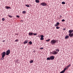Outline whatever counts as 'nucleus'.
Returning <instances> with one entry per match:
<instances>
[{
	"mask_svg": "<svg viewBox=\"0 0 73 73\" xmlns=\"http://www.w3.org/2000/svg\"><path fill=\"white\" fill-rule=\"evenodd\" d=\"M29 44H30V45H32V42L31 41H30V42H29Z\"/></svg>",
	"mask_w": 73,
	"mask_h": 73,
	"instance_id": "4468645a",
	"label": "nucleus"
},
{
	"mask_svg": "<svg viewBox=\"0 0 73 73\" xmlns=\"http://www.w3.org/2000/svg\"><path fill=\"white\" fill-rule=\"evenodd\" d=\"M62 4H65V2H62Z\"/></svg>",
	"mask_w": 73,
	"mask_h": 73,
	"instance_id": "aec40b11",
	"label": "nucleus"
},
{
	"mask_svg": "<svg viewBox=\"0 0 73 73\" xmlns=\"http://www.w3.org/2000/svg\"><path fill=\"white\" fill-rule=\"evenodd\" d=\"M28 43V40H25V41L23 42V44H27Z\"/></svg>",
	"mask_w": 73,
	"mask_h": 73,
	"instance_id": "9b49d317",
	"label": "nucleus"
},
{
	"mask_svg": "<svg viewBox=\"0 0 73 73\" xmlns=\"http://www.w3.org/2000/svg\"><path fill=\"white\" fill-rule=\"evenodd\" d=\"M50 41V39H48V40H46V41Z\"/></svg>",
	"mask_w": 73,
	"mask_h": 73,
	"instance_id": "c85d7f7f",
	"label": "nucleus"
},
{
	"mask_svg": "<svg viewBox=\"0 0 73 73\" xmlns=\"http://www.w3.org/2000/svg\"><path fill=\"white\" fill-rule=\"evenodd\" d=\"M46 59L47 60H50V58L48 57Z\"/></svg>",
	"mask_w": 73,
	"mask_h": 73,
	"instance_id": "f3484780",
	"label": "nucleus"
},
{
	"mask_svg": "<svg viewBox=\"0 0 73 73\" xmlns=\"http://www.w3.org/2000/svg\"><path fill=\"white\" fill-rule=\"evenodd\" d=\"M40 39L41 40H44V38L41 37Z\"/></svg>",
	"mask_w": 73,
	"mask_h": 73,
	"instance_id": "412c9836",
	"label": "nucleus"
},
{
	"mask_svg": "<svg viewBox=\"0 0 73 73\" xmlns=\"http://www.w3.org/2000/svg\"><path fill=\"white\" fill-rule=\"evenodd\" d=\"M70 66H71V65H70V64L69 65L67 66V68H69V67Z\"/></svg>",
	"mask_w": 73,
	"mask_h": 73,
	"instance_id": "6ab92c4d",
	"label": "nucleus"
},
{
	"mask_svg": "<svg viewBox=\"0 0 73 73\" xmlns=\"http://www.w3.org/2000/svg\"><path fill=\"white\" fill-rule=\"evenodd\" d=\"M29 36H32V35H33V33L29 32Z\"/></svg>",
	"mask_w": 73,
	"mask_h": 73,
	"instance_id": "1a4fd4ad",
	"label": "nucleus"
},
{
	"mask_svg": "<svg viewBox=\"0 0 73 73\" xmlns=\"http://www.w3.org/2000/svg\"><path fill=\"white\" fill-rule=\"evenodd\" d=\"M33 35H34V36H36V35H37V33H33Z\"/></svg>",
	"mask_w": 73,
	"mask_h": 73,
	"instance_id": "b1692460",
	"label": "nucleus"
},
{
	"mask_svg": "<svg viewBox=\"0 0 73 73\" xmlns=\"http://www.w3.org/2000/svg\"><path fill=\"white\" fill-rule=\"evenodd\" d=\"M30 63H33V60H31L30 61Z\"/></svg>",
	"mask_w": 73,
	"mask_h": 73,
	"instance_id": "2eb2a0df",
	"label": "nucleus"
},
{
	"mask_svg": "<svg viewBox=\"0 0 73 73\" xmlns=\"http://www.w3.org/2000/svg\"><path fill=\"white\" fill-rule=\"evenodd\" d=\"M35 2L37 3H40V1L38 0H36Z\"/></svg>",
	"mask_w": 73,
	"mask_h": 73,
	"instance_id": "f8f14e48",
	"label": "nucleus"
},
{
	"mask_svg": "<svg viewBox=\"0 0 73 73\" xmlns=\"http://www.w3.org/2000/svg\"><path fill=\"white\" fill-rule=\"evenodd\" d=\"M65 19H62V22H63V21H65Z\"/></svg>",
	"mask_w": 73,
	"mask_h": 73,
	"instance_id": "72a5a7b5",
	"label": "nucleus"
},
{
	"mask_svg": "<svg viewBox=\"0 0 73 73\" xmlns=\"http://www.w3.org/2000/svg\"><path fill=\"white\" fill-rule=\"evenodd\" d=\"M5 8L8 9H11V8L9 6H6Z\"/></svg>",
	"mask_w": 73,
	"mask_h": 73,
	"instance_id": "6e6552de",
	"label": "nucleus"
},
{
	"mask_svg": "<svg viewBox=\"0 0 73 73\" xmlns=\"http://www.w3.org/2000/svg\"><path fill=\"white\" fill-rule=\"evenodd\" d=\"M50 59L52 60H53L54 58V56H50Z\"/></svg>",
	"mask_w": 73,
	"mask_h": 73,
	"instance_id": "423d86ee",
	"label": "nucleus"
},
{
	"mask_svg": "<svg viewBox=\"0 0 73 73\" xmlns=\"http://www.w3.org/2000/svg\"><path fill=\"white\" fill-rule=\"evenodd\" d=\"M66 69H68V68H67V69L64 68V70L63 71H64V72H65V70H66Z\"/></svg>",
	"mask_w": 73,
	"mask_h": 73,
	"instance_id": "5701e85b",
	"label": "nucleus"
},
{
	"mask_svg": "<svg viewBox=\"0 0 73 73\" xmlns=\"http://www.w3.org/2000/svg\"><path fill=\"white\" fill-rule=\"evenodd\" d=\"M26 6L27 7H29V5L28 4L26 5Z\"/></svg>",
	"mask_w": 73,
	"mask_h": 73,
	"instance_id": "4be33fe9",
	"label": "nucleus"
},
{
	"mask_svg": "<svg viewBox=\"0 0 73 73\" xmlns=\"http://www.w3.org/2000/svg\"><path fill=\"white\" fill-rule=\"evenodd\" d=\"M56 51H57V52H59V49H56Z\"/></svg>",
	"mask_w": 73,
	"mask_h": 73,
	"instance_id": "a878e982",
	"label": "nucleus"
},
{
	"mask_svg": "<svg viewBox=\"0 0 73 73\" xmlns=\"http://www.w3.org/2000/svg\"><path fill=\"white\" fill-rule=\"evenodd\" d=\"M5 54H6V52H3L2 54V58H4L5 56Z\"/></svg>",
	"mask_w": 73,
	"mask_h": 73,
	"instance_id": "f03ea898",
	"label": "nucleus"
},
{
	"mask_svg": "<svg viewBox=\"0 0 73 73\" xmlns=\"http://www.w3.org/2000/svg\"><path fill=\"white\" fill-rule=\"evenodd\" d=\"M2 41H3V42H5V40H3Z\"/></svg>",
	"mask_w": 73,
	"mask_h": 73,
	"instance_id": "58836bf2",
	"label": "nucleus"
},
{
	"mask_svg": "<svg viewBox=\"0 0 73 73\" xmlns=\"http://www.w3.org/2000/svg\"><path fill=\"white\" fill-rule=\"evenodd\" d=\"M64 72H65L63 70L62 72H61L60 73H64Z\"/></svg>",
	"mask_w": 73,
	"mask_h": 73,
	"instance_id": "7c9ffc66",
	"label": "nucleus"
},
{
	"mask_svg": "<svg viewBox=\"0 0 73 73\" xmlns=\"http://www.w3.org/2000/svg\"><path fill=\"white\" fill-rule=\"evenodd\" d=\"M8 16L9 17H11V18H12V16L11 15H9Z\"/></svg>",
	"mask_w": 73,
	"mask_h": 73,
	"instance_id": "393cba45",
	"label": "nucleus"
},
{
	"mask_svg": "<svg viewBox=\"0 0 73 73\" xmlns=\"http://www.w3.org/2000/svg\"><path fill=\"white\" fill-rule=\"evenodd\" d=\"M40 49H43V48H40Z\"/></svg>",
	"mask_w": 73,
	"mask_h": 73,
	"instance_id": "e433bc0d",
	"label": "nucleus"
},
{
	"mask_svg": "<svg viewBox=\"0 0 73 73\" xmlns=\"http://www.w3.org/2000/svg\"><path fill=\"white\" fill-rule=\"evenodd\" d=\"M59 24H60V23H59V22H57L56 23V24L55 25V27H57V26H58Z\"/></svg>",
	"mask_w": 73,
	"mask_h": 73,
	"instance_id": "9d476101",
	"label": "nucleus"
},
{
	"mask_svg": "<svg viewBox=\"0 0 73 73\" xmlns=\"http://www.w3.org/2000/svg\"><path fill=\"white\" fill-rule=\"evenodd\" d=\"M6 53V54L7 55V56L9 55V54H10V53H11V52H10V50H7Z\"/></svg>",
	"mask_w": 73,
	"mask_h": 73,
	"instance_id": "20e7f679",
	"label": "nucleus"
},
{
	"mask_svg": "<svg viewBox=\"0 0 73 73\" xmlns=\"http://www.w3.org/2000/svg\"><path fill=\"white\" fill-rule=\"evenodd\" d=\"M59 28H60V27H56V29H59Z\"/></svg>",
	"mask_w": 73,
	"mask_h": 73,
	"instance_id": "cd10ccee",
	"label": "nucleus"
},
{
	"mask_svg": "<svg viewBox=\"0 0 73 73\" xmlns=\"http://www.w3.org/2000/svg\"><path fill=\"white\" fill-rule=\"evenodd\" d=\"M69 33H70V34H71V33H72V30H69Z\"/></svg>",
	"mask_w": 73,
	"mask_h": 73,
	"instance_id": "ddd939ff",
	"label": "nucleus"
},
{
	"mask_svg": "<svg viewBox=\"0 0 73 73\" xmlns=\"http://www.w3.org/2000/svg\"><path fill=\"white\" fill-rule=\"evenodd\" d=\"M40 37H41L43 38L44 36L43 35H40Z\"/></svg>",
	"mask_w": 73,
	"mask_h": 73,
	"instance_id": "bb28decb",
	"label": "nucleus"
},
{
	"mask_svg": "<svg viewBox=\"0 0 73 73\" xmlns=\"http://www.w3.org/2000/svg\"><path fill=\"white\" fill-rule=\"evenodd\" d=\"M63 31H65L66 30V28H64L63 29Z\"/></svg>",
	"mask_w": 73,
	"mask_h": 73,
	"instance_id": "f704fd0d",
	"label": "nucleus"
},
{
	"mask_svg": "<svg viewBox=\"0 0 73 73\" xmlns=\"http://www.w3.org/2000/svg\"><path fill=\"white\" fill-rule=\"evenodd\" d=\"M4 59V58H1V60H3Z\"/></svg>",
	"mask_w": 73,
	"mask_h": 73,
	"instance_id": "4c0bfd02",
	"label": "nucleus"
},
{
	"mask_svg": "<svg viewBox=\"0 0 73 73\" xmlns=\"http://www.w3.org/2000/svg\"><path fill=\"white\" fill-rule=\"evenodd\" d=\"M56 42H57L56 40H51L50 43L51 45H54Z\"/></svg>",
	"mask_w": 73,
	"mask_h": 73,
	"instance_id": "f257e3e1",
	"label": "nucleus"
},
{
	"mask_svg": "<svg viewBox=\"0 0 73 73\" xmlns=\"http://www.w3.org/2000/svg\"><path fill=\"white\" fill-rule=\"evenodd\" d=\"M58 53V52L56 51H52V52H50V54H57V53Z\"/></svg>",
	"mask_w": 73,
	"mask_h": 73,
	"instance_id": "7ed1b4c3",
	"label": "nucleus"
},
{
	"mask_svg": "<svg viewBox=\"0 0 73 73\" xmlns=\"http://www.w3.org/2000/svg\"><path fill=\"white\" fill-rule=\"evenodd\" d=\"M61 17H62V16H61V15H60V18H61Z\"/></svg>",
	"mask_w": 73,
	"mask_h": 73,
	"instance_id": "c9c22d12",
	"label": "nucleus"
},
{
	"mask_svg": "<svg viewBox=\"0 0 73 73\" xmlns=\"http://www.w3.org/2000/svg\"><path fill=\"white\" fill-rule=\"evenodd\" d=\"M72 31V33H73V30H71Z\"/></svg>",
	"mask_w": 73,
	"mask_h": 73,
	"instance_id": "ea45409f",
	"label": "nucleus"
},
{
	"mask_svg": "<svg viewBox=\"0 0 73 73\" xmlns=\"http://www.w3.org/2000/svg\"><path fill=\"white\" fill-rule=\"evenodd\" d=\"M16 17H18V18H19V17H20V16L19 15H17Z\"/></svg>",
	"mask_w": 73,
	"mask_h": 73,
	"instance_id": "2f4dec72",
	"label": "nucleus"
},
{
	"mask_svg": "<svg viewBox=\"0 0 73 73\" xmlns=\"http://www.w3.org/2000/svg\"><path fill=\"white\" fill-rule=\"evenodd\" d=\"M69 35L70 37H73V33H71V34H69Z\"/></svg>",
	"mask_w": 73,
	"mask_h": 73,
	"instance_id": "0eeeda50",
	"label": "nucleus"
},
{
	"mask_svg": "<svg viewBox=\"0 0 73 73\" xmlns=\"http://www.w3.org/2000/svg\"><path fill=\"white\" fill-rule=\"evenodd\" d=\"M2 20H3V21H4V20H5V19L4 18H2Z\"/></svg>",
	"mask_w": 73,
	"mask_h": 73,
	"instance_id": "473e14b6",
	"label": "nucleus"
},
{
	"mask_svg": "<svg viewBox=\"0 0 73 73\" xmlns=\"http://www.w3.org/2000/svg\"><path fill=\"white\" fill-rule=\"evenodd\" d=\"M17 41H19V40L17 39L15 40V42H17Z\"/></svg>",
	"mask_w": 73,
	"mask_h": 73,
	"instance_id": "c756f323",
	"label": "nucleus"
},
{
	"mask_svg": "<svg viewBox=\"0 0 73 73\" xmlns=\"http://www.w3.org/2000/svg\"><path fill=\"white\" fill-rule=\"evenodd\" d=\"M68 38H69V36H65V38H66V39Z\"/></svg>",
	"mask_w": 73,
	"mask_h": 73,
	"instance_id": "dca6fc26",
	"label": "nucleus"
},
{
	"mask_svg": "<svg viewBox=\"0 0 73 73\" xmlns=\"http://www.w3.org/2000/svg\"><path fill=\"white\" fill-rule=\"evenodd\" d=\"M68 68H66V69H67Z\"/></svg>",
	"mask_w": 73,
	"mask_h": 73,
	"instance_id": "a19ab883",
	"label": "nucleus"
},
{
	"mask_svg": "<svg viewBox=\"0 0 73 73\" xmlns=\"http://www.w3.org/2000/svg\"><path fill=\"white\" fill-rule=\"evenodd\" d=\"M22 13H23V14H25L26 13V11H23Z\"/></svg>",
	"mask_w": 73,
	"mask_h": 73,
	"instance_id": "a211bd4d",
	"label": "nucleus"
},
{
	"mask_svg": "<svg viewBox=\"0 0 73 73\" xmlns=\"http://www.w3.org/2000/svg\"><path fill=\"white\" fill-rule=\"evenodd\" d=\"M40 5H42V6H46V4L45 2H42L40 4Z\"/></svg>",
	"mask_w": 73,
	"mask_h": 73,
	"instance_id": "39448f33",
	"label": "nucleus"
}]
</instances>
